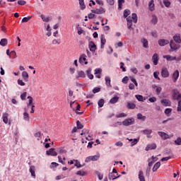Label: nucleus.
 Segmentation results:
<instances>
[{
    "instance_id": "nucleus-1",
    "label": "nucleus",
    "mask_w": 181,
    "mask_h": 181,
    "mask_svg": "<svg viewBox=\"0 0 181 181\" xmlns=\"http://www.w3.org/2000/svg\"><path fill=\"white\" fill-rule=\"evenodd\" d=\"M127 21L128 29H132V22H134V23H136V22H138V16H136V13H132V16L127 17Z\"/></svg>"
},
{
    "instance_id": "nucleus-2",
    "label": "nucleus",
    "mask_w": 181,
    "mask_h": 181,
    "mask_svg": "<svg viewBox=\"0 0 181 181\" xmlns=\"http://www.w3.org/2000/svg\"><path fill=\"white\" fill-rule=\"evenodd\" d=\"M76 105V109L75 110L74 108H73V105ZM70 107L71 108H73V110L75 111L76 114H78V115H82L83 114V112H78L80 111V108H81V106H80V104L77 103H74V102H70Z\"/></svg>"
},
{
    "instance_id": "nucleus-3",
    "label": "nucleus",
    "mask_w": 181,
    "mask_h": 181,
    "mask_svg": "<svg viewBox=\"0 0 181 181\" xmlns=\"http://www.w3.org/2000/svg\"><path fill=\"white\" fill-rule=\"evenodd\" d=\"M170 52H176V50H179V49H180V45L176 44L173 40L170 42Z\"/></svg>"
},
{
    "instance_id": "nucleus-4",
    "label": "nucleus",
    "mask_w": 181,
    "mask_h": 181,
    "mask_svg": "<svg viewBox=\"0 0 181 181\" xmlns=\"http://www.w3.org/2000/svg\"><path fill=\"white\" fill-rule=\"evenodd\" d=\"M134 122L135 119H134V118H128L122 122V124L124 125V127H129V125H134Z\"/></svg>"
},
{
    "instance_id": "nucleus-5",
    "label": "nucleus",
    "mask_w": 181,
    "mask_h": 181,
    "mask_svg": "<svg viewBox=\"0 0 181 181\" xmlns=\"http://www.w3.org/2000/svg\"><path fill=\"white\" fill-rule=\"evenodd\" d=\"M173 97L174 100H177V101H178V103H181V94L179 93L178 90H173Z\"/></svg>"
},
{
    "instance_id": "nucleus-6",
    "label": "nucleus",
    "mask_w": 181,
    "mask_h": 181,
    "mask_svg": "<svg viewBox=\"0 0 181 181\" xmlns=\"http://www.w3.org/2000/svg\"><path fill=\"white\" fill-rule=\"evenodd\" d=\"M98 159H100V156L98 155L90 156L86 158L85 162L88 163V162H91V160L95 161V160H98Z\"/></svg>"
},
{
    "instance_id": "nucleus-7",
    "label": "nucleus",
    "mask_w": 181,
    "mask_h": 181,
    "mask_svg": "<svg viewBox=\"0 0 181 181\" xmlns=\"http://www.w3.org/2000/svg\"><path fill=\"white\" fill-rule=\"evenodd\" d=\"M79 63L81 64H88V62H87V55L83 54L79 57Z\"/></svg>"
},
{
    "instance_id": "nucleus-8",
    "label": "nucleus",
    "mask_w": 181,
    "mask_h": 181,
    "mask_svg": "<svg viewBox=\"0 0 181 181\" xmlns=\"http://www.w3.org/2000/svg\"><path fill=\"white\" fill-rule=\"evenodd\" d=\"M169 76H170V74L169 73L168 68H163L161 70V76L163 77V78H168Z\"/></svg>"
},
{
    "instance_id": "nucleus-9",
    "label": "nucleus",
    "mask_w": 181,
    "mask_h": 181,
    "mask_svg": "<svg viewBox=\"0 0 181 181\" xmlns=\"http://www.w3.org/2000/svg\"><path fill=\"white\" fill-rule=\"evenodd\" d=\"M92 13H96L98 15H101V13H105V10L104 8L100 7V8H95L94 10H91Z\"/></svg>"
},
{
    "instance_id": "nucleus-10",
    "label": "nucleus",
    "mask_w": 181,
    "mask_h": 181,
    "mask_svg": "<svg viewBox=\"0 0 181 181\" xmlns=\"http://www.w3.org/2000/svg\"><path fill=\"white\" fill-rule=\"evenodd\" d=\"M46 155H47L48 156H57V152L54 151V148H52L46 151Z\"/></svg>"
},
{
    "instance_id": "nucleus-11",
    "label": "nucleus",
    "mask_w": 181,
    "mask_h": 181,
    "mask_svg": "<svg viewBox=\"0 0 181 181\" xmlns=\"http://www.w3.org/2000/svg\"><path fill=\"white\" fill-rule=\"evenodd\" d=\"M76 78L78 80H80V78H86V73L83 71H77Z\"/></svg>"
},
{
    "instance_id": "nucleus-12",
    "label": "nucleus",
    "mask_w": 181,
    "mask_h": 181,
    "mask_svg": "<svg viewBox=\"0 0 181 181\" xmlns=\"http://www.w3.org/2000/svg\"><path fill=\"white\" fill-rule=\"evenodd\" d=\"M172 78L173 83H176L177 81V78H179V70H175L172 74Z\"/></svg>"
},
{
    "instance_id": "nucleus-13",
    "label": "nucleus",
    "mask_w": 181,
    "mask_h": 181,
    "mask_svg": "<svg viewBox=\"0 0 181 181\" xmlns=\"http://www.w3.org/2000/svg\"><path fill=\"white\" fill-rule=\"evenodd\" d=\"M158 134L162 138V139H163L164 141L166 139H170L169 134H168L163 132H158Z\"/></svg>"
},
{
    "instance_id": "nucleus-14",
    "label": "nucleus",
    "mask_w": 181,
    "mask_h": 181,
    "mask_svg": "<svg viewBox=\"0 0 181 181\" xmlns=\"http://www.w3.org/2000/svg\"><path fill=\"white\" fill-rule=\"evenodd\" d=\"M88 47L90 49V51L92 52L93 53H94L95 50H97V46H95V44L93 41H90L89 42Z\"/></svg>"
},
{
    "instance_id": "nucleus-15",
    "label": "nucleus",
    "mask_w": 181,
    "mask_h": 181,
    "mask_svg": "<svg viewBox=\"0 0 181 181\" xmlns=\"http://www.w3.org/2000/svg\"><path fill=\"white\" fill-rule=\"evenodd\" d=\"M100 47L102 49H104V46L105 45V43H107V40H105V35L104 34L101 35V37H100Z\"/></svg>"
},
{
    "instance_id": "nucleus-16",
    "label": "nucleus",
    "mask_w": 181,
    "mask_h": 181,
    "mask_svg": "<svg viewBox=\"0 0 181 181\" xmlns=\"http://www.w3.org/2000/svg\"><path fill=\"white\" fill-rule=\"evenodd\" d=\"M152 60L154 66H158V62H159V56L158 54H154L152 57Z\"/></svg>"
},
{
    "instance_id": "nucleus-17",
    "label": "nucleus",
    "mask_w": 181,
    "mask_h": 181,
    "mask_svg": "<svg viewBox=\"0 0 181 181\" xmlns=\"http://www.w3.org/2000/svg\"><path fill=\"white\" fill-rule=\"evenodd\" d=\"M159 46H166V45H169V40L165 39H160L158 40Z\"/></svg>"
},
{
    "instance_id": "nucleus-18",
    "label": "nucleus",
    "mask_w": 181,
    "mask_h": 181,
    "mask_svg": "<svg viewBox=\"0 0 181 181\" xmlns=\"http://www.w3.org/2000/svg\"><path fill=\"white\" fill-rule=\"evenodd\" d=\"M152 149H156V144H148L146 146L145 151H151Z\"/></svg>"
},
{
    "instance_id": "nucleus-19",
    "label": "nucleus",
    "mask_w": 181,
    "mask_h": 181,
    "mask_svg": "<svg viewBox=\"0 0 181 181\" xmlns=\"http://www.w3.org/2000/svg\"><path fill=\"white\" fill-rule=\"evenodd\" d=\"M161 104L164 107H170V102L168 99H163V100H161Z\"/></svg>"
},
{
    "instance_id": "nucleus-20",
    "label": "nucleus",
    "mask_w": 181,
    "mask_h": 181,
    "mask_svg": "<svg viewBox=\"0 0 181 181\" xmlns=\"http://www.w3.org/2000/svg\"><path fill=\"white\" fill-rule=\"evenodd\" d=\"M143 134H144V135H146L147 138H152V136H151V134H152V129H144L142 131Z\"/></svg>"
},
{
    "instance_id": "nucleus-21",
    "label": "nucleus",
    "mask_w": 181,
    "mask_h": 181,
    "mask_svg": "<svg viewBox=\"0 0 181 181\" xmlns=\"http://www.w3.org/2000/svg\"><path fill=\"white\" fill-rule=\"evenodd\" d=\"M105 85L107 86V87L108 88L112 87L111 86V78H110V76H105Z\"/></svg>"
},
{
    "instance_id": "nucleus-22",
    "label": "nucleus",
    "mask_w": 181,
    "mask_h": 181,
    "mask_svg": "<svg viewBox=\"0 0 181 181\" xmlns=\"http://www.w3.org/2000/svg\"><path fill=\"white\" fill-rule=\"evenodd\" d=\"M22 77L24 80V81H29V74L26 71H23L22 72Z\"/></svg>"
},
{
    "instance_id": "nucleus-23",
    "label": "nucleus",
    "mask_w": 181,
    "mask_h": 181,
    "mask_svg": "<svg viewBox=\"0 0 181 181\" xmlns=\"http://www.w3.org/2000/svg\"><path fill=\"white\" fill-rule=\"evenodd\" d=\"M163 59H166L168 62H173V60H176V57H172L170 55H164Z\"/></svg>"
},
{
    "instance_id": "nucleus-24",
    "label": "nucleus",
    "mask_w": 181,
    "mask_h": 181,
    "mask_svg": "<svg viewBox=\"0 0 181 181\" xmlns=\"http://www.w3.org/2000/svg\"><path fill=\"white\" fill-rule=\"evenodd\" d=\"M30 173L33 179H36V174L35 173V165H31L30 167Z\"/></svg>"
},
{
    "instance_id": "nucleus-25",
    "label": "nucleus",
    "mask_w": 181,
    "mask_h": 181,
    "mask_svg": "<svg viewBox=\"0 0 181 181\" xmlns=\"http://www.w3.org/2000/svg\"><path fill=\"white\" fill-rule=\"evenodd\" d=\"M153 0H151V1L148 3L149 11H151V12L153 11H155V4H153Z\"/></svg>"
},
{
    "instance_id": "nucleus-26",
    "label": "nucleus",
    "mask_w": 181,
    "mask_h": 181,
    "mask_svg": "<svg viewBox=\"0 0 181 181\" xmlns=\"http://www.w3.org/2000/svg\"><path fill=\"white\" fill-rule=\"evenodd\" d=\"M86 74L90 80H93L94 78V75L91 74V68L87 69Z\"/></svg>"
},
{
    "instance_id": "nucleus-27",
    "label": "nucleus",
    "mask_w": 181,
    "mask_h": 181,
    "mask_svg": "<svg viewBox=\"0 0 181 181\" xmlns=\"http://www.w3.org/2000/svg\"><path fill=\"white\" fill-rule=\"evenodd\" d=\"M108 177L110 180H115V179H118V177H121V175L115 176L112 173H110Z\"/></svg>"
},
{
    "instance_id": "nucleus-28",
    "label": "nucleus",
    "mask_w": 181,
    "mask_h": 181,
    "mask_svg": "<svg viewBox=\"0 0 181 181\" xmlns=\"http://www.w3.org/2000/svg\"><path fill=\"white\" fill-rule=\"evenodd\" d=\"M118 100H119V97L116 95L110 99V104H115L116 103H118Z\"/></svg>"
},
{
    "instance_id": "nucleus-29",
    "label": "nucleus",
    "mask_w": 181,
    "mask_h": 181,
    "mask_svg": "<svg viewBox=\"0 0 181 181\" xmlns=\"http://www.w3.org/2000/svg\"><path fill=\"white\" fill-rule=\"evenodd\" d=\"M8 45V40L6 38H2L0 41V46L5 47Z\"/></svg>"
},
{
    "instance_id": "nucleus-30",
    "label": "nucleus",
    "mask_w": 181,
    "mask_h": 181,
    "mask_svg": "<svg viewBox=\"0 0 181 181\" xmlns=\"http://www.w3.org/2000/svg\"><path fill=\"white\" fill-rule=\"evenodd\" d=\"M141 42L143 43V47H145L146 49H148V47H149L148 40H146L145 38H143V39H141Z\"/></svg>"
},
{
    "instance_id": "nucleus-31",
    "label": "nucleus",
    "mask_w": 181,
    "mask_h": 181,
    "mask_svg": "<svg viewBox=\"0 0 181 181\" xmlns=\"http://www.w3.org/2000/svg\"><path fill=\"white\" fill-rule=\"evenodd\" d=\"M139 181H145V177L144 176V171L140 170L139 173Z\"/></svg>"
},
{
    "instance_id": "nucleus-32",
    "label": "nucleus",
    "mask_w": 181,
    "mask_h": 181,
    "mask_svg": "<svg viewBox=\"0 0 181 181\" xmlns=\"http://www.w3.org/2000/svg\"><path fill=\"white\" fill-rule=\"evenodd\" d=\"M8 117H9V114L8 113H4L2 116L3 118V122H4V124H8Z\"/></svg>"
},
{
    "instance_id": "nucleus-33",
    "label": "nucleus",
    "mask_w": 181,
    "mask_h": 181,
    "mask_svg": "<svg viewBox=\"0 0 181 181\" xmlns=\"http://www.w3.org/2000/svg\"><path fill=\"white\" fill-rule=\"evenodd\" d=\"M23 119L24 121H27L29 122L30 119V117H29V113L25 112L23 113Z\"/></svg>"
},
{
    "instance_id": "nucleus-34",
    "label": "nucleus",
    "mask_w": 181,
    "mask_h": 181,
    "mask_svg": "<svg viewBox=\"0 0 181 181\" xmlns=\"http://www.w3.org/2000/svg\"><path fill=\"white\" fill-rule=\"evenodd\" d=\"M135 107H136V105L132 103H127V108L129 110H134L135 109Z\"/></svg>"
},
{
    "instance_id": "nucleus-35",
    "label": "nucleus",
    "mask_w": 181,
    "mask_h": 181,
    "mask_svg": "<svg viewBox=\"0 0 181 181\" xmlns=\"http://www.w3.org/2000/svg\"><path fill=\"white\" fill-rule=\"evenodd\" d=\"M151 22L153 23V25H156L158 23V17H156L155 15H153Z\"/></svg>"
},
{
    "instance_id": "nucleus-36",
    "label": "nucleus",
    "mask_w": 181,
    "mask_h": 181,
    "mask_svg": "<svg viewBox=\"0 0 181 181\" xmlns=\"http://www.w3.org/2000/svg\"><path fill=\"white\" fill-rule=\"evenodd\" d=\"M158 168H160V162H157L153 168V172H156V170H158Z\"/></svg>"
},
{
    "instance_id": "nucleus-37",
    "label": "nucleus",
    "mask_w": 181,
    "mask_h": 181,
    "mask_svg": "<svg viewBox=\"0 0 181 181\" xmlns=\"http://www.w3.org/2000/svg\"><path fill=\"white\" fill-rule=\"evenodd\" d=\"M173 39L176 43H181L180 35H175Z\"/></svg>"
},
{
    "instance_id": "nucleus-38",
    "label": "nucleus",
    "mask_w": 181,
    "mask_h": 181,
    "mask_svg": "<svg viewBox=\"0 0 181 181\" xmlns=\"http://www.w3.org/2000/svg\"><path fill=\"white\" fill-rule=\"evenodd\" d=\"M40 18L43 21V22H49L50 21V18L46 17L43 14L40 16Z\"/></svg>"
},
{
    "instance_id": "nucleus-39",
    "label": "nucleus",
    "mask_w": 181,
    "mask_h": 181,
    "mask_svg": "<svg viewBox=\"0 0 181 181\" xmlns=\"http://www.w3.org/2000/svg\"><path fill=\"white\" fill-rule=\"evenodd\" d=\"M137 119H141V121H145V119H146V117L142 115V114H141V113H139L137 115Z\"/></svg>"
},
{
    "instance_id": "nucleus-40",
    "label": "nucleus",
    "mask_w": 181,
    "mask_h": 181,
    "mask_svg": "<svg viewBox=\"0 0 181 181\" xmlns=\"http://www.w3.org/2000/svg\"><path fill=\"white\" fill-rule=\"evenodd\" d=\"M135 98H136V100H138V101L144 103V96H142L141 95H136Z\"/></svg>"
},
{
    "instance_id": "nucleus-41",
    "label": "nucleus",
    "mask_w": 181,
    "mask_h": 181,
    "mask_svg": "<svg viewBox=\"0 0 181 181\" xmlns=\"http://www.w3.org/2000/svg\"><path fill=\"white\" fill-rule=\"evenodd\" d=\"M99 108H103L104 107V99H100L98 102Z\"/></svg>"
},
{
    "instance_id": "nucleus-42",
    "label": "nucleus",
    "mask_w": 181,
    "mask_h": 181,
    "mask_svg": "<svg viewBox=\"0 0 181 181\" xmlns=\"http://www.w3.org/2000/svg\"><path fill=\"white\" fill-rule=\"evenodd\" d=\"M131 13V11L126 9L123 13L124 18H128V16Z\"/></svg>"
},
{
    "instance_id": "nucleus-43",
    "label": "nucleus",
    "mask_w": 181,
    "mask_h": 181,
    "mask_svg": "<svg viewBox=\"0 0 181 181\" xmlns=\"http://www.w3.org/2000/svg\"><path fill=\"white\" fill-rule=\"evenodd\" d=\"M76 127H77V129H83V128H84V126H83V124H81V122H80V121H77L76 122Z\"/></svg>"
},
{
    "instance_id": "nucleus-44",
    "label": "nucleus",
    "mask_w": 181,
    "mask_h": 181,
    "mask_svg": "<svg viewBox=\"0 0 181 181\" xmlns=\"http://www.w3.org/2000/svg\"><path fill=\"white\" fill-rule=\"evenodd\" d=\"M28 98L29 100H28V103L27 104V107H30V105H32L33 103V98H32V96H28Z\"/></svg>"
},
{
    "instance_id": "nucleus-45",
    "label": "nucleus",
    "mask_w": 181,
    "mask_h": 181,
    "mask_svg": "<svg viewBox=\"0 0 181 181\" xmlns=\"http://www.w3.org/2000/svg\"><path fill=\"white\" fill-rule=\"evenodd\" d=\"M79 5H81V9H86V4H84V0H78Z\"/></svg>"
},
{
    "instance_id": "nucleus-46",
    "label": "nucleus",
    "mask_w": 181,
    "mask_h": 181,
    "mask_svg": "<svg viewBox=\"0 0 181 181\" xmlns=\"http://www.w3.org/2000/svg\"><path fill=\"white\" fill-rule=\"evenodd\" d=\"M32 18V16H28V17H24L23 19H22V23H25L26 22H29V21H30V18Z\"/></svg>"
},
{
    "instance_id": "nucleus-47",
    "label": "nucleus",
    "mask_w": 181,
    "mask_h": 181,
    "mask_svg": "<svg viewBox=\"0 0 181 181\" xmlns=\"http://www.w3.org/2000/svg\"><path fill=\"white\" fill-rule=\"evenodd\" d=\"M132 83H134V86H136V87H138V82H136V79H135V78L132 77V76H130L129 77Z\"/></svg>"
},
{
    "instance_id": "nucleus-48",
    "label": "nucleus",
    "mask_w": 181,
    "mask_h": 181,
    "mask_svg": "<svg viewBox=\"0 0 181 181\" xmlns=\"http://www.w3.org/2000/svg\"><path fill=\"white\" fill-rule=\"evenodd\" d=\"M163 4L166 8H169L170 6V1L169 0H163Z\"/></svg>"
},
{
    "instance_id": "nucleus-49",
    "label": "nucleus",
    "mask_w": 181,
    "mask_h": 181,
    "mask_svg": "<svg viewBox=\"0 0 181 181\" xmlns=\"http://www.w3.org/2000/svg\"><path fill=\"white\" fill-rule=\"evenodd\" d=\"M153 77L156 80H160V78H159V72H153Z\"/></svg>"
},
{
    "instance_id": "nucleus-50",
    "label": "nucleus",
    "mask_w": 181,
    "mask_h": 181,
    "mask_svg": "<svg viewBox=\"0 0 181 181\" xmlns=\"http://www.w3.org/2000/svg\"><path fill=\"white\" fill-rule=\"evenodd\" d=\"M125 2V0H118L119 8L121 9L122 8V4Z\"/></svg>"
},
{
    "instance_id": "nucleus-51",
    "label": "nucleus",
    "mask_w": 181,
    "mask_h": 181,
    "mask_svg": "<svg viewBox=\"0 0 181 181\" xmlns=\"http://www.w3.org/2000/svg\"><path fill=\"white\" fill-rule=\"evenodd\" d=\"M61 43L62 42L60 41V39L52 40V45H60Z\"/></svg>"
},
{
    "instance_id": "nucleus-52",
    "label": "nucleus",
    "mask_w": 181,
    "mask_h": 181,
    "mask_svg": "<svg viewBox=\"0 0 181 181\" xmlns=\"http://www.w3.org/2000/svg\"><path fill=\"white\" fill-rule=\"evenodd\" d=\"M18 5L23 6V5H26V1L19 0V1H18Z\"/></svg>"
},
{
    "instance_id": "nucleus-53",
    "label": "nucleus",
    "mask_w": 181,
    "mask_h": 181,
    "mask_svg": "<svg viewBox=\"0 0 181 181\" xmlns=\"http://www.w3.org/2000/svg\"><path fill=\"white\" fill-rule=\"evenodd\" d=\"M128 80H129V78H128V76H124L122 81L124 84H127L128 83Z\"/></svg>"
},
{
    "instance_id": "nucleus-54",
    "label": "nucleus",
    "mask_w": 181,
    "mask_h": 181,
    "mask_svg": "<svg viewBox=\"0 0 181 181\" xmlns=\"http://www.w3.org/2000/svg\"><path fill=\"white\" fill-rule=\"evenodd\" d=\"M101 91V88H94L93 89V94H96V93H100Z\"/></svg>"
},
{
    "instance_id": "nucleus-55",
    "label": "nucleus",
    "mask_w": 181,
    "mask_h": 181,
    "mask_svg": "<svg viewBox=\"0 0 181 181\" xmlns=\"http://www.w3.org/2000/svg\"><path fill=\"white\" fill-rule=\"evenodd\" d=\"M76 175H78V176H84L86 175V172L82 170H78L77 171Z\"/></svg>"
},
{
    "instance_id": "nucleus-56",
    "label": "nucleus",
    "mask_w": 181,
    "mask_h": 181,
    "mask_svg": "<svg viewBox=\"0 0 181 181\" xmlns=\"http://www.w3.org/2000/svg\"><path fill=\"white\" fill-rule=\"evenodd\" d=\"M127 117V114H125V113H120V114L116 115L117 118H122V117Z\"/></svg>"
},
{
    "instance_id": "nucleus-57",
    "label": "nucleus",
    "mask_w": 181,
    "mask_h": 181,
    "mask_svg": "<svg viewBox=\"0 0 181 181\" xmlns=\"http://www.w3.org/2000/svg\"><path fill=\"white\" fill-rule=\"evenodd\" d=\"M26 95H28V93H26V92H24L23 93H22L21 95V100H25L26 99Z\"/></svg>"
},
{
    "instance_id": "nucleus-58",
    "label": "nucleus",
    "mask_w": 181,
    "mask_h": 181,
    "mask_svg": "<svg viewBox=\"0 0 181 181\" xmlns=\"http://www.w3.org/2000/svg\"><path fill=\"white\" fill-rule=\"evenodd\" d=\"M170 112H172V109L171 108H166L165 110V115H169V114H170Z\"/></svg>"
},
{
    "instance_id": "nucleus-59",
    "label": "nucleus",
    "mask_w": 181,
    "mask_h": 181,
    "mask_svg": "<svg viewBox=\"0 0 181 181\" xmlns=\"http://www.w3.org/2000/svg\"><path fill=\"white\" fill-rule=\"evenodd\" d=\"M175 145H181V138L178 137L175 141Z\"/></svg>"
},
{
    "instance_id": "nucleus-60",
    "label": "nucleus",
    "mask_w": 181,
    "mask_h": 181,
    "mask_svg": "<svg viewBox=\"0 0 181 181\" xmlns=\"http://www.w3.org/2000/svg\"><path fill=\"white\" fill-rule=\"evenodd\" d=\"M160 91H162V88L156 86V94H158V95L160 94Z\"/></svg>"
},
{
    "instance_id": "nucleus-61",
    "label": "nucleus",
    "mask_w": 181,
    "mask_h": 181,
    "mask_svg": "<svg viewBox=\"0 0 181 181\" xmlns=\"http://www.w3.org/2000/svg\"><path fill=\"white\" fill-rule=\"evenodd\" d=\"M88 132H90V131L87 129H83L82 130V134H81V135H86V134H88Z\"/></svg>"
},
{
    "instance_id": "nucleus-62",
    "label": "nucleus",
    "mask_w": 181,
    "mask_h": 181,
    "mask_svg": "<svg viewBox=\"0 0 181 181\" xmlns=\"http://www.w3.org/2000/svg\"><path fill=\"white\" fill-rule=\"evenodd\" d=\"M101 71H103V69H95V74H101Z\"/></svg>"
},
{
    "instance_id": "nucleus-63",
    "label": "nucleus",
    "mask_w": 181,
    "mask_h": 181,
    "mask_svg": "<svg viewBox=\"0 0 181 181\" xmlns=\"http://www.w3.org/2000/svg\"><path fill=\"white\" fill-rule=\"evenodd\" d=\"M148 101H150V103H156V98L155 97L149 98Z\"/></svg>"
},
{
    "instance_id": "nucleus-64",
    "label": "nucleus",
    "mask_w": 181,
    "mask_h": 181,
    "mask_svg": "<svg viewBox=\"0 0 181 181\" xmlns=\"http://www.w3.org/2000/svg\"><path fill=\"white\" fill-rule=\"evenodd\" d=\"M18 84L19 86H25V82H23V81H22V80H21V79H18Z\"/></svg>"
}]
</instances>
